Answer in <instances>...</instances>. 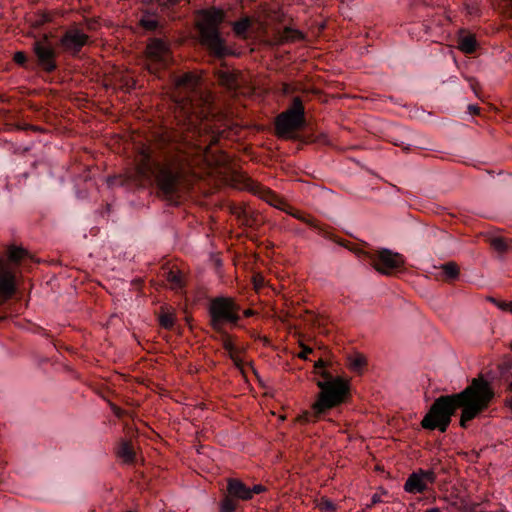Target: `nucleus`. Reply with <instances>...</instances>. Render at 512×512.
<instances>
[{
    "label": "nucleus",
    "instance_id": "obj_1",
    "mask_svg": "<svg viewBox=\"0 0 512 512\" xmlns=\"http://www.w3.org/2000/svg\"><path fill=\"white\" fill-rule=\"evenodd\" d=\"M178 118L187 120L184 140L168 146L157 155L150 146H143L136 156V171L140 179L155 178L158 188L166 195L178 189L180 179L193 166L206 163L221 165L225 159L213 160L209 148L217 139L206 133L209 124L204 121L210 113L212 96L200 86V79L186 73L176 81L173 94Z\"/></svg>",
    "mask_w": 512,
    "mask_h": 512
},
{
    "label": "nucleus",
    "instance_id": "obj_2",
    "mask_svg": "<svg viewBox=\"0 0 512 512\" xmlns=\"http://www.w3.org/2000/svg\"><path fill=\"white\" fill-rule=\"evenodd\" d=\"M493 397L494 391L490 383L483 377L474 378L460 393L437 398L421 421V425L425 429H439L445 432L451 422V416L461 408L460 425L466 427L467 422L489 407Z\"/></svg>",
    "mask_w": 512,
    "mask_h": 512
},
{
    "label": "nucleus",
    "instance_id": "obj_3",
    "mask_svg": "<svg viewBox=\"0 0 512 512\" xmlns=\"http://www.w3.org/2000/svg\"><path fill=\"white\" fill-rule=\"evenodd\" d=\"M322 376L325 380L317 383L321 389L318 399L312 405V411H306L298 417L299 422H315L319 415L344 401L349 390L348 382L340 377L332 379L325 371L322 372Z\"/></svg>",
    "mask_w": 512,
    "mask_h": 512
},
{
    "label": "nucleus",
    "instance_id": "obj_4",
    "mask_svg": "<svg viewBox=\"0 0 512 512\" xmlns=\"http://www.w3.org/2000/svg\"><path fill=\"white\" fill-rule=\"evenodd\" d=\"M223 20V11L213 8L202 11L197 22L201 43L218 57H222L227 54V48L219 34V25Z\"/></svg>",
    "mask_w": 512,
    "mask_h": 512
},
{
    "label": "nucleus",
    "instance_id": "obj_5",
    "mask_svg": "<svg viewBox=\"0 0 512 512\" xmlns=\"http://www.w3.org/2000/svg\"><path fill=\"white\" fill-rule=\"evenodd\" d=\"M223 20V11L213 8L202 11L197 22L201 43L218 57H222L227 54V48L219 34V25Z\"/></svg>",
    "mask_w": 512,
    "mask_h": 512
},
{
    "label": "nucleus",
    "instance_id": "obj_6",
    "mask_svg": "<svg viewBox=\"0 0 512 512\" xmlns=\"http://www.w3.org/2000/svg\"><path fill=\"white\" fill-rule=\"evenodd\" d=\"M239 306L232 298L218 297L210 302L211 325L221 331L224 323H236L239 320Z\"/></svg>",
    "mask_w": 512,
    "mask_h": 512
},
{
    "label": "nucleus",
    "instance_id": "obj_7",
    "mask_svg": "<svg viewBox=\"0 0 512 512\" xmlns=\"http://www.w3.org/2000/svg\"><path fill=\"white\" fill-rule=\"evenodd\" d=\"M304 107L299 97L293 99L291 108L281 113L276 118V132L279 136H287L304 124Z\"/></svg>",
    "mask_w": 512,
    "mask_h": 512
},
{
    "label": "nucleus",
    "instance_id": "obj_8",
    "mask_svg": "<svg viewBox=\"0 0 512 512\" xmlns=\"http://www.w3.org/2000/svg\"><path fill=\"white\" fill-rule=\"evenodd\" d=\"M148 59L147 68L151 73H155L160 68H165L171 60V53L168 45L159 39L149 42L146 48Z\"/></svg>",
    "mask_w": 512,
    "mask_h": 512
},
{
    "label": "nucleus",
    "instance_id": "obj_9",
    "mask_svg": "<svg viewBox=\"0 0 512 512\" xmlns=\"http://www.w3.org/2000/svg\"><path fill=\"white\" fill-rule=\"evenodd\" d=\"M372 265L378 272L389 275L404 265V258L399 253L382 249L372 257Z\"/></svg>",
    "mask_w": 512,
    "mask_h": 512
},
{
    "label": "nucleus",
    "instance_id": "obj_10",
    "mask_svg": "<svg viewBox=\"0 0 512 512\" xmlns=\"http://www.w3.org/2000/svg\"><path fill=\"white\" fill-rule=\"evenodd\" d=\"M435 473L432 470H422L412 473L405 482L404 489L408 493H422L428 484L435 481Z\"/></svg>",
    "mask_w": 512,
    "mask_h": 512
},
{
    "label": "nucleus",
    "instance_id": "obj_11",
    "mask_svg": "<svg viewBox=\"0 0 512 512\" xmlns=\"http://www.w3.org/2000/svg\"><path fill=\"white\" fill-rule=\"evenodd\" d=\"M246 188L253 192L254 194L258 195L261 199L266 201L271 206H274L275 208L285 211L289 206L282 198L276 195L273 191L251 179H247Z\"/></svg>",
    "mask_w": 512,
    "mask_h": 512
},
{
    "label": "nucleus",
    "instance_id": "obj_12",
    "mask_svg": "<svg viewBox=\"0 0 512 512\" xmlns=\"http://www.w3.org/2000/svg\"><path fill=\"white\" fill-rule=\"evenodd\" d=\"M34 51L37 55L39 63L46 71H52L56 65L54 62L55 52L45 36L42 40L35 42Z\"/></svg>",
    "mask_w": 512,
    "mask_h": 512
},
{
    "label": "nucleus",
    "instance_id": "obj_13",
    "mask_svg": "<svg viewBox=\"0 0 512 512\" xmlns=\"http://www.w3.org/2000/svg\"><path fill=\"white\" fill-rule=\"evenodd\" d=\"M88 36L78 29L68 30L60 40L61 47L70 53H77L87 43Z\"/></svg>",
    "mask_w": 512,
    "mask_h": 512
},
{
    "label": "nucleus",
    "instance_id": "obj_14",
    "mask_svg": "<svg viewBox=\"0 0 512 512\" xmlns=\"http://www.w3.org/2000/svg\"><path fill=\"white\" fill-rule=\"evenodd\" d=\"M15 275L10 264L0 257V295L11 296L15 290Z\"/></svg>",
    "mask_w": 512,
    "mask_h": 512
},
{
    "label": "nucleus",
    "instance_id": "obj_15",
    "mask_svg": "<svg viewBox=\"0 0 512 512\" xmlns=\"http://www.w3.org/2000/svg\"><path fill=\"white\" fill-rule=\"evenodd\" d=\"M227 490L230 496L241 500H249L252 498V491L244 483L237 479L228 481Z\"/></svg>",
    "mask_w": 512,
    "mask_h": 512
},
{
    "label": "nucleus",
    "instance_id": "obj_16",
    "mask_svg": "<svg viewBox=\"0 0 512 512\" xmlns=\"http://www.w3.org/2000/svg\"><path fill=\"white\" fill-rule=\"evenodd\" d=\"M304 35L301 31L293 29L291 27H285L279 31L275 36V42L277 44L293 43L303 40Z\"/></svg>",
    "mask_w": 512,
    "mask_h": 512
},
{
    "label": "nucleus",
    "instance_id": "obj_17",
    "mask_svg": "<svg viewBox=\"0 0 512 512\" xmlns=\"http://www.w3.org/2000/svg\"><path fill=\"white\" fill-rule=\"evenodd\" d=\"M222 343H223L224 349L228 351L229 356L233 360L235 365L240 367V365L242 363V358H241V350L242 349L237 347L234 343V340L228 335H225L223 337Z\"/></svg>",
    "mask_w": 512,
    "mask_h": 512
},
{
    "label": "nucleus",
    "instance_id": "obj_18",
    "mask_svg": "<svg viewBox=\"0 0 512 512\" xmlns=\"http://www.w3.org/2000/svg\"><path fill=\"white\" fill-rule=\"evenodd\" d=\"M439 269L441 273L438 275V278L443 281H453L458 278L460 273L457 263L453 261L442 264Z\"/></svg>",
    "mask_w": 512,
    "mask_h": 512
},
{
    "label": "nucleus",
    "instance_id": "obj_19",
    "mask_svg": "<svg viewBox=\"0 0 512 512\" xmlns=\"http://www.w3.org/2000/svg\"><path fill=\"white\" fill-rule=\"evenodd\" d=\"M135 448L132 443L123 441L117 449V456L127 464L133 463L135 459Z\"/></svg>",
    "mask_w": 512,
    "mask_h": 512
},
{
    "label": "nucleus",
    "instance_id": "obj_20",
    "mask_svg": "<svg viewBox=\"0 0 512 512\" xmlns=\"http://www.w3.org/2000/svg\"><path fill=\"white\" fill-rule=\"evenodd\" d=\"M218 81L229 90H236L239 85L238 75L230 71H219Z\"/></svg>",
    "mask_w": 512,
    "mask_h": 512
},
{
    "label": "nucleus",
    "instance_id": "obj_21",
    "mask_svg": "<svg viewBox=\"0 0 512 512\" xmlns=\"http://www.w3.org/2000/svg\"><path fill=\"white\" fill-rule=\"evenodd\" d=\"M458 48L463 53L471 54L476 50V39L471 34L463 35L459 38Z\"/></svg>",
    "mask_w": 512,
    "mask_h": 512
},
{
    "label": "nucleus",
    "instance_id": "obj_22",
    "mask_svg": "<svg viewBox=\"0 0 512 512\" xmlns=\"http://www.w3.org/2000/svg\"><path fill=\"white\" fill-rule=\"evenodd\" d=\"M285 212L311 227L318 226L315 218H313L312 216L305 214L299 210H296V209L292 208L291 206H288L287 209L285 210Z\"/></svg>",
    "mask_w": 512,
    "mask_h": 512
},
{
    "label": "nucleus",
    "instance_id": "obj_23",
    "mask_svg": "<svg viewBox=\"0 0 512 512\" xmlns=\"http://www.w3.org/2000/svg\"><path fill=\"white\" fill-rule=\"evenodd\" d=\"M166 280L170 283L172 289H180L184 286V275L177 269L168 271Z\"/></svg>",
    "mask_w": 512,
    "mask_h": 512
},
{
    "label": "nucleus",
    "instance_id": "obj_24",
    "mask_svg": "<svg viewBox=\"0 0 512 512\" xmlns=\"http://www.w3.org/2000/svg\"><path fill=\"white\" fill-rule=\"evenodd\" d=\"M367 365V360L362 354H355L349 357V367L351 370L361 372Z\"/></svg>",
    "mask_w": 512,
    "mask_h": 512
},
{
    "label": "nucleus",
    "instance_id": "obj_25",
    "mask_svg": "<svg viewBox=\"0 0 512 512\" xmlns=\"http://www.w3.org/2000/svg\"><path fill=\"white\" fill-rule=\"evenodd\" d=\"M250 26L251 20L245 17L233 23V31L237 36H244Z\"/></svg>",
    "mask_w": 512,
    "mask_h": 512
},
{
    "label": "nucleus",
    "instance_id": "obj_26",
    "mask_svg": "<svg viewBox=\"0 0 512 512\" xmlns=\"http://www.w3.org/2000/svg\"><path fill=\"white\" fill-rule=\"evenodd\" d=\"M27 251L21 247H11L8 251V257L11 262H18L25 257Z\"/></svg>",
    "mask_w": 512,
    "mask_h": 512
},
{
    "label": "nucleus",
    "instance_id": "obj_27",
    "mask_svg": "<svg viewBox=\"0 0 512 512\" xmlns=\"http://www.w3.org/2000/svg\"><path fill=\"white\" fill-rule=\"evenodd\" d=\"M140 25L146 30L152 31L158 27V20L152 15H146L140 19Z\"/></svg>",
    "mask_w": 512,
    "mask_h": 512
},
{
    "label": "nucleus",
    "instance_id": "obj_28",
    "mask_svg": "<svg viewBox=\"0 0 512 512\" xmlns=\"http://www.w3.org/2000/svg\"><path fill=\"white\" fill-rule=\"evenodd\" d=\"M489 241L491 247L498 252H504L508 248V242L502 237H493Z\"/></svg>",
    "mask_w": 512,
    "mask_h": 512
},
{
    "label": "nucleus",
    "instance_id": "obj_29",
    "mask_svg": "<svg viewBox=\"0 0 512 512\" xmlns=\"http://www.w3.org/2000/svg\"><path fill=\"white\" fill-rule=\"evenodd\" d=\"M160 325L165 329H171L175 323V317L172 313H162L159 316Z\"/></svg>",
    "mask_w": 512,
    "mask_h": 512
},
{
    "label": "nucleus",
    "instance_id": "obj_30",
    "mask_svg": "<svg viewBox=\"0 0 512 512\" xmlns=\"http://www.w3.org/2000/svg\"><path fill=\"white\" fill-rule=\"evenodd\" d=\"M489 300L494 303L498 308H500L503 311H508L512 313V301L506 302V301H498L494 298H489Z\"/></svg>",
    "mask_w": 512,
    "mask_h": 512
},
{
    "label": "nucleus",
    "instance_id": "obj_31",
    "mask_svg": "<svg viewBox=\"0 0 512 512\" xmlns=\"http://www.w3.org/2000/svg\"><path fill=\"white\" fill-rule=\"evenodd\" d=\"M235 503L230 498H225L221 503V512H233L235 510Z\"/></svg>",
    "mask_w": 512,
    "mask_h": 512
},
{
    "label": "nucleus",
    "instance_id": "obj_32",
    "mask_svg": "<svg viewBox=\"0 0 512 512\" xmlns=\"http://www.w3.org/2000/svg\"><path fill=\"white\" fill-rule=\"evenodd\" d=\"M302 351L298 354V357L301 359H307L309 353L312 352V349L304 344H301Z\"/></svg>",
    "mask_w": 512,
    "mask_h": 512
},
{
    "label": "nucleus",
    "instance_id": "obj_33",
    "mask_svg": "<svg viewBox=\"0 0 512 512\" xmlns=\"http://www.w3.org/2000/svg\"><path fill=\"white\" fill-rule=\"evenodd\" d=\"M13 59L17 64H24L26 61V55L23 52L19 51L14 54Z\"/></svg>",
    "mask_w": 512,
    "mask_h": 512
},
{
    "label": "nucleus",
    "instance_id": "obj_34",
    "mask_svg": "<svg viewBox=\"0 0 512 512\" xmlns=\"http://www.w3.org/2000/svg\"><path fill=\"white\" fill-rule=\"evenodd\" d=\"M321 509L325 511H333L335 507L332 502L325 500L321 502Z\"/></svg>",
    "mask_w": 512,
    "mask_h": 512
},
{
    "label": "nucleus",
    "instance_id": "obj_35",
    "mask_svg": "<svg viewBox=\"0 0 512 512\" xmlns=\"http://www.w3.org/2000/svg\"><path fill=\"white\" fill-rule=\"evenodd\" d=\"M253 494H259L265 490L264 486L262 485H254L252 489H250Z\"/></svg>",
    "mask_w": 512,
    "mask_h": 512
},
{
    "label": "nucleus",
    "instance_id": "obj_36",
    "mask_svg": "<svg viewBox=\"0 0 512 512\" xmlns=\"http://www.w3.org/2000/svg\"><path fill=\"white\" fill-rule=\"evenodd\" d=\"M379 502H381V498H380V496H379L378 494H374V495L372 496L371 504L369 505V507H370V506H372V505H375V504H377V503H379Z\"/></svg>",
    "mask_w": 512,
    "mask_h": 512
},
{
    "label": "nucleus",
    "instance_id": "obj_37",
    "mask_svg": "<svg viewBox=\"0 0 512 512\" xmlns=\"http://www.w3.org/2000/svg\"><path fill=\"white\" fill-rule=\"evenodd\" d=\"M469 111L473 114H478L479 113V108L475 105H470L468 107Z\"/></svg>",
    "mask_w": 512,
    "mask_h": 512
},
{
    "label": "nucleus",
    "instance_id": "obj_38",
    "mask_svg": "<svg viewBox=\"0 0 512 512\" xmlns=\"http://www.w3.org/2000/svg\"><path fill=\"white\" fill-rule=\"evenodd\" d=\"M324 366H325V362H324L322 359H319V360L315 363V365H314V367H315L316 369H318V368H323Z\"/></svg>",
    "mask_w": 512,
    "mask_h": 512
},
{
    "label": "nucleus",
    "instance_id": "obj_39",
    "mask_svg": "<svg viewBox=\"0 0 512 512\" xmlns=\"http://www.w3.org/2000/svg\"><path fill=\"white\" fill-rule=\"evenodd\" d=\"M505 405L512 410V396L505 400Z\"/></svg>",
    "mask_w": 512,
    "mask_h": 512
},
{
    "label": "nucleus",
    "instance_id": "obj_40",
    "mask_svg": "<svg viewBox=\"0 0 512 512\" xmlns=\"http://www.w3.org/2000/svg\"><path fill=\"white\" fill-rule=\"evenodd\" d=\"M252 314H253V311H252V310H250V309H248V310H245V311H244V315H245L246 317L251 316Z\"/></svg>",
    "mask_w": 512,
    "mask_h": 512
},
{
    "label": "nucleus",
    "instance_id": "obj_41",
    "mask_svg": "<svg viewBox=\"0 0 512 512\" xmlns=\"http://www.w3.org/2000/svg\"><path fill=\"white\" fill-rule=\"evenodd\" d=\"M425 512H439V510H438V509L433 508V509L426 510Z\"/></svg>",
    "mask_w": 512,
    "mask_h": 512
},
{
    "label": "nucleus",
    "instance_id": "obj_42",
    "mask_svg": "<svg viewBox=\"0 0 512 512\" xmlns=\"http://www.w3.org/2000/svg\"><path fill=\"white\" fill-rule=\"evenodd\" d=\"M509 391H512V382L508 386Z\"/></svg>",
    "mask_w": 512,
    "mask_h": 512
},
{
    "label": "nucleus",
    "instance_id": "obj_43",
    "mask_svg": "<svg viewBox=\"0 0 512 512\" xmlns=\"http://www.w3.org/2000/svg\"><path fill=\"white\" fill-rule=\"evenodd\" d=\"M284 92H285V93H287V92H288V88H287V86L285 87Z\"/></svg>",
    "mask_w": 512,
    "mask_h": 512
},
{
    "label": "nucleus",
    "instance_id": "obj_44",
    "mask_svg": "<svg viewBox=\"0 0 512 512\" xmlns=\"http://www.w3.org/2000/svg\"><path fill=\"white\" fill-rule=\"evenodd\" d=\"M127 512H134V511H127Z\"/></svg>",
    "mask_w": 512,
    "mask_h": 512
}]
</instances>
